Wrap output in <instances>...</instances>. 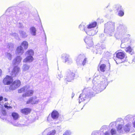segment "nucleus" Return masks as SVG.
Masks as SVG:
<instances>
[{
  "instance_id": "obj_1",
  "label": "nucleus",
  "mask_w": 135,
  "mask_h": 135,
  "mask_svg": "<svg viewBox=\"0 0 135 135\" xmlns=\"http://www.w3.org/2000/svg\"><path fill=\"white\" fill-rule=\"evenodd\" d=\"M99 78V76H97L93 79L92 81L93 84V89L90 88L91 91L93 90L94 94L100 92L105 88L108 85L107 79L104 76H100L99 79L98 80Z\"/></svg>"
},
{
  "instance_id": "obj_2",
  "label": "nucleus",
  "mask_w": 135,
  "mask_h": 135,
  "mask_svg": "<svg viewBox=\"0 0 135 135\" xmlns=\"http://www.w3.org/2000/svg\"><path fill=\"white\" fill-rule=\"evenodd\" d=\"M94 95L93 91H91L90 88L84 89L82 93L80 94L79 97V103L85 101H88L89 100V98Z\"/></svg>"
},
{
  "instance_id": "obj_3",
  "label": "nucleus",
  "mask_w": 135,
  "mask_h": 135,
  "mask_svg": "<svg viewBox=\"0 0 135 135\" xmlns=\"http://www.w3.org/2000/svg\"><path fill=\"white\" fill-rule=\"evenodd\" d=\"M127 32V27L123 25H119L117 27L114 36L117 39L121 38L126 35Z\"/></svg>"
},
{
  "instance_id": "obj_4",
  "label": "nucleus",
  "mask_w": 135,
  "mask_h": 135,
  "mask_svg": "<svg viewBox=\"0 0 135 135\" xmlns=\"http://www.w3.org/2000/svg\"><path fill=\"white\" fill-rule=\"evenodd\" d=\"M97 24V22H91L87 25V29H85V32L87 34L90 36H93L95 35L98 32L97 28L95 29Z\"/></svg>"
},
{
  "instance_id": "obj_5",
  "label": "nucleus",
  "mask_w": 135,
  "mask_h": 135,
  "mask_svg": "<svg viewBox=\"0 0 135 135\" xmlns=\"http://www.w3.org/2000/svg\"><path fill=\"white\" fill-rule=\"evenodd\" d=\"M115 30V23L112 21H109L105 24L104 32L107 33L111 36L113 35Z\"/></svg>"
},
{
  "instance_id": "obj_6",
  "label": "nucleus",
  "mask_w": 135,
  "mask_h": 135,
  "mask_svg": "<svg viewBox=\"0 0 135 135\" xmlns=\"http://www.w3.org/2000/svg\"><path fill=\"white\" fill-rule=\"evenodd\" d=\"M96 51L94 53L101 54L103 52V50L105 49V45L103 43L97 44L95 46Z\"/></svg>"
},
{
  "instance_id": "obj_7",
  "label": "nucleus",
  "mask_w": 135,
  "mask_h": 135,
  "mask_svg": "<svg viewBox=\"0 0 135 135\" xmlns=\"http://www.w3.org/2000/svg\"><path fill=\"white\" fill-rule=\"evenodd\" d=\"M75 75L74 73L70 70H68L65 78V80L68 82H70L74 79Z\"/></svg>"
},
{
  "instance_id": "obj_8",
  "label": "nucleus",
  "mask_w": 135,
  "mask_h": 135,
  "mask_svg": "<svg viewBox=\"0 0 135 135\" xmlns=\"http://www.w3.org/2000/svg\"><path fill=\"white\" fill-rule=\"evenodd\" d=\"M39 99L37 97L34 96L31 97L26 102L27 104H38L39 102Z\"/></svg>"
},
{
  "instance_id": "obj_9",
  "label": "nucleus",
  "mask_w": 135,
  "mask_h": 135,
  "mask_svg": "<svg viewBox=\"0 0 135 135\" xmlns=\"http://www.w3.org/2000/svg\"><path fill=\"white\" fill-rule=\"evenodd\" d=\"M125 56V54L123 52H119L116 54V57L117 58L115 60L117 64L121 63L123 61L122 59H124Z\"/></svg>"
},
{
  "instance_id": "obj_10",
  "label": "nucleus",
  "mask_w": 135,
  "mask_h": 135,
  "mask_svg": "<svg viewBox=\"0 0 135 135\" xmlns=\"http://www.w3.org/2000/svg\"><path fill=\"white\" fill-rule=\"evenodd\" d=\"M20 80H16L13 81L10 86L9 89L11 90H14L18 88L20 85Z\"/></svg>"
},
{
  "instance_id": "obj_11",
  "label": "nucleus",
  "mask_w": 135,
  "mask_h": 135,
  "mask_svg": "<svg viewBox=\"0 0 135 135\" xmlns=\"http://www.w3.org/2000/svg\"><path fill=\"white\" fill-rule=\"evenodd\" d=\"M63 57L65 63L69 64H70L72 63V60L71 59L69 55L67 54H64Z\"/></svg>"
},
{
  "instance_id": "obj_12",
  "label": "nucleus",
  "mask_w": 135,
  "mask_h": 135,
  "mask_svg": "<svg viewBox=\"0 0 135 135\" xmlns=\"http://www.w3.org/2000/svg\"><path fill=\"white\" fill-rule=\"evenodd\" d=\"M13 79L11 77L7 75L4 79L3 82L4 85H9L12 81Z\"/></svg>"
},
{
  "instance_id": "obj_13",
  "label": "nucleus",
  "mask_w": 135,
  "mask_h": 135,
  "mask_svg": "<svg viewBox=\"0 0 135 135\" xmlns=\"http://www.w3.org/2000/svg\"><path fill=\"white\" fill-rule=\"evenodd\" d=\"M84 40L85 43L90 47H91L93 45L92 38L91 37L87 36L84 39Z\"/></svg>"
},
{
  "instance_id": "obj_14",
  "label": "nucleus",
  "mask_w": 135,
  "mask_h": 135,
  "mask_svg": "<svg viewBox=\"0 0 135 135\" xmlns=\"http://www.w3.org/2000/svg\"><path fill=\"white\" fill-rule=\"evenodd\" d=\"M20 70V68L19 67L17 66H15L13 68L11 74L13 77L15 76L18 75Z\"/></svg>"
},
{
  "instance_id": "obj_15",
  "label": "nucleus",
  "mask_w": 135,
  "mask_h": 135,
  "mask_svg": "<svg viewBox=\"0 0 135 135\" xmlns=\"http://www.w3.org/2000/svg\"><path fill=\"white\" fill-rule=\"evenodd\" d=\"M22 60V58L20 56H17L13 60V64L15 65H17L19 64L21 62Z\"/></svg>"
},
{
  "instance_id": "obj_16",
  "label": "nucleus",
  "mask_w": 135,
  "mask_h": 135,
  "mask_svg": "<svg viewBox=\"0 0 135 135\" xmlns=\"http://www.w3.org/2000/svg\"><path fill=\"white\" fill-rule=\"evenodd\" d=\"M59 115L58 112L55 110L53 111L51 113V117L54 119L57 120L59 117Z\"/></svg>"
},
{
  "instance_id": "obj_17",
  "label": "nucleus",
  "mask_w": 135,
  "mask_h": 135,
  "mask_svg": "<svg viewBox=\"0 0 135 135\" xmlns=\"http://www.w3.org/2000/svg\"><path fill=\"white\" fill-rule=\"evenodd\" d=\"M34 60V58L32 56L28 55L23 59V62H31Z\"/></svg>"
},
{
  "instance_id": "obj_18",
  "label": "nucleus",
  "mask_w": 135,
  "mask_h": 135,
  "mask_svg": "<svg viewBox=\"0 0 135 135\" xmlns=\"http://www.w3.org/2000/svg\"><path fill=\"white\" fill-rule=\"evenodd\" d=\"M24 51L21 46L18 47L16 50V53L19 55H22L24 52Z\"/></svg>"
},
{
  "instance_id": "obj_19",
  "label": "nucleus",
  "mask_w": 135,
  "mask_h": 135,
  "mask_svg": "<svg viewBox=\"0 0 135 135\" xmlns=\"http://www.w3.org/2000/svg\"><path fill=\"white\" fill-rule=\"evenodd\" d=\"M30 32L31 35L33 36H35L36 35L37 30L36 28L33 27H31L30 29Z\"/></svg>"
},
{
  "instance_id": "obj_20",
  "label": "nucleus",
  "mask_w": 135,
  "mask_h": 135,
  "mask_svg": "<svg viewBox=\"0 0 135 135\" xmlns=\"http://www.w3.org/2000/svg\"><path fill=\"white\" fill-rule=\"evenodd\" d=\"M34 91L33 90H30L27 91L25 93L22 95L23 97H28L32 95Z\"/></svg>"
},
{
  "instance_id": "obj_21",
  "label": "nucleus",
  "mask_w": 135,
  "mask_h": 135,
  "mask_svg": "<svg viewBox=\"0 0 135 135\" xmlns=\"http://www.w3.org/2000/svg\"><path fill=\"white\" fill-rule=\"evenodd\" d=\"M31 111V109L29 108H25L21 110V112L25 114H27Z\"/></svg>"
},
{
  "instance_id": "obj_22",
  "label": "nucleus",
  "mask_w": 135,
  "mask_h": 135,
  "mask_svg": "<svg viewBox=\"0 0 135 135\" xmlns=\"http://www.w3.org/2000/svg\"><path fill=\"white\" fill-rule=\"evenodd\" d=\"M30 67V66L28 64H25L23 65L22 67V71L27 72L29 70Z\"/></svg>"
},
{
  "instance_id": "obj_23",
  "label": "nucleus",
  "mask_w": 135,
  "mask_h": 135,
  "mask_svg": "<svg viewBox=\"0 0 135 135\" xmlns=\"http://www.w3.org/2000/svg\"><path fill=\"white\" fill-rule=\"evenodd\" d=\"M125 50L127 52L130 54L131 55L134 52L133 50L130 46H128L126 48Z\"/></svg>"
},
{
  "instance_id": "obj_24",
  "label": "nucleus",
  "mask_w": 135,
  "mask_h": 135,
  "mask_svg": "<svg viewBox=\"0 0 135 135\" xmlns=\"http://www.w3.org/2000/svg\"><path fill=\"white\" fill-rule=\"evenodd\" d=\"M87 25L86 26H85L84 23H81L79 26V28L81 30L84 31L85 32H86L85 29H87Z\"/></svg>"
},
{
  "instance_id": "obj_25",
  "label": "nucleus",
  "mask_w": 135,
  "mask_h": 135,
  "mask_svg": "<svg viewBox=\"0 0 135 135\" xmlns=\"http://www.w3.org/2000/svg\"><path fill=\"white\" fill-rule=\"evenodd\" d=\"M85 56L84 54H80L79 55L76 59V61L79 62L80 61H82Z\"/></svg>"
},
{
  "instance_id": "obj_26",
  "label": "nucleus",
  "mask_w": 135,
  "mask_h": 135,
  "mask_svg": "<svg viewBox=\"0 0 135 135\" xmlns=\"http://www.w3.org/2000/svg\"><path fill=\"white\" fill-rule=\"evenodd\" d=\"M44 135H51V128L49 127L46 129L43 132Z\"/></svg>"
},
{
  "instance_id": "obj_27",
  "label": "nucleus",
  "mask_w": 135,
  "mask_h": 135,
  "mask_svg": "<svg viewBox=\"0 0 135 135\" xmlns=\"http://www.w3.org/2000/svg\"><path fill=\"white\" fill-rule=\"evenodd\" d=\"M21 46L23 47L25 49H27L28 47V43L26 41H23L21 44Z\"/></svg>"
},
{
  "instance_id": "obj_28",
  "label": "nucleus",
  "mask_w": 135,
  "mask_h": 135,
  "mask_svg": "<svg viewBox=\"0 0 135 135\" xmlns=\"http://www.w3.org/2000/svg\"><path fill=\"white\" fill-rule=\"evenodd\" d=\"M122 125L119 124L118 125L117 131L118 132V133L120 134L122 133L123 132L122 129Z\"/></svg>"
},
{
  "instance_id": "obj_29",
  "label": "nucleus",
  "mask_w": 135,
  "mask_h": 135,
  "mask_svg": "<svg viewBox=\"0 0 135 135\" xmlns=\"http://www.w3.org/2000/svg\"><path fill=\"white\" fill-rule=\"evenodd\" d=\"M130 128V125L129 124H127L124 127V130L125 132H128L129 131Z\"/></svg>"
},
{
  "instance_id": "obj_30",
  "label": "nucleus",
  "mask_w": 135,
  "mask_h": 135,
  "mask_svg": "<svg viewBox=\"0 0 135 135\" xmlns=\"http://www.w3.org/2000/svg\"><path fill=\"white\" fill-rule=\"evenodd\" d=\"M115 9L118 11H119L121 10H122L123 8H122L121 6L119 4H118L115 5Z\"/></svg>"
},
{
  "instance_id": "obj_31",
  "label": "nucleus",
  "mask_w": 135,
  "mask_h": 135,
  "mask_svg": "<svg viewBox=\"0 0 135 135\" xmlns=\"http://www.w3.org/2000/svg\"><path fill=\"white\" fill-rule=\"evenodd\" d=\"M12 116L13 117V119L15 120H16L18 118L19 115L18 113L15 112H13L12 114Z\"/></svg>"
},
{
  "instance_id": "obj_32",
  "label": "nucleus",
  "mask_w": 135,
  "mask_h": 135,
  "mask_svg": "<svg viewBox=\"0 0 135 135\" xmlns=\"http://www.w3.org/2000/svg\"><path fill=\"white\" fill-rule=\"evenodd\" d=\"M26 55H28L32 56L34 54V52L33 50L30 49L27 51L26 52Z\"/></svg>"
},
{
  "instance_id": "obj_33",
  "label": "nucleus",
  "mask_w": 135,
  "mask_h": 135,
  "mask_svg": "<svg viewBox=\"0 0 135 135\" xmlns=\"http://www.w3.org/2000/svg\"><path fill=\"white\" fill-rule=\"evenodd\" d=\"M27 89V86H24L22 88L18 90V93H21L23 92H24L25 90H26Z\"/></svg>"
},
{
  "instance_id": "obj_34",
  "label": "nucleus",
  "mask_w": 135,
  "mask_h": 135,
  "mask_svg": "<svg viewBox=\"0 0 135 135\" xmlns=\"http://www.w3.org/2000/svg\"><path fill=\"white\" fill-rule=\"evenodd\" d=\"M106 65L104 64L101 65L100 66V70L102 72H104L105 71Z\"/></svg>"
},
{
  "instance_id": "obj_35",
  "label": "nucleus",
  "mask_w": 135,
  "mask_h": 135,
  "mask_svg": "<svg viewBox=\"0 0 135 135\" xmlns=\"http://www.w3.org/2000/svg\"><path fill=\"white\" fill-rule=\"evenodd\" d=\"M19 33L21 36L22 37L25 38L27 36V35L26 34V32L23 31H20Z\"/></svg>"
},
{
  "instance_id": "obj_36",
  "label": "nucleus",
  "mask_w": 135,
  "mask_h": 135,
  "mask_svg": "<svg viewBox=\"0 0 135 135\" xmlns=\"http://www.w3.org/2000/svg\"><path fill=\"white\" fill-rule=\"evenodd\" d=\"M6 57L9 60H11L12 59V55L10 53H7L6 54Z\"/></svg>"
},
{
  "instance_id": "obj_37",
  "label": "nucleus",
  "mask_w": 135,
  "mask_h": 135,
  "mask_svg": "<svg viewBox=\"0 0 135 135\" xmlns=\"http://www.w3.org/2000/svg\"><path fill=\"white\" fill-rule=\"evenodd\" d=\"M82 61V65L83 66H84L86 65V64L87 62V59L86 57L85 56L84 58Z\"/></svg>"
},
{
  "instance_id": "obj_38",
  "label": "nucleus",
  "mask_w": 135,
  "mask_h": 135,
  "mask_svg": "<svg viewBox=\"0 0 135 135\" xmlns=\"http://www.w3.org/2000/svg\"><path fill=\"white\" fill-rule=\"evenodd\" d=\"M8 45H7V47L9 49L12 50L13 48V45L11 43L10 44H8Z\"/></svg>"
},
{
  "instance_id": "obj_39",
  "label": "nucleus",
  "mask_w": 135,
  "mask_h": 135,
  "mask_svg": "<svg viewBox=\"0 0 135 135\" xmlns=\"http://www.w3.org/2000/svg\"><path fill=\"white\" fill-rule=\"evenodd\" d=\"M110 133L111 135H116L117 134L116 130L113 129L111 130Z\"/></svg>"
},
{
  "instance_id": "obj_40",
  "label": "nucleus",
  "mask_w": 135,
  "mask_h": 135,
  "mask_svg": "<svg viewBox=\"0 0 135 135\" xmlns=\"http://www.w3.org/2000/svg\"><path fill=\"white\" fill-rule=\"evenodd\" d=\"M118 12V15L120 16H122L124 15V12L123 11V9L122 10H121Z\"/></svg>"
},
{
  "instance_id": "obj_41",
  "label": "nucleus",
  "mask_w": 135,
  "mask_h": 135,
  "mask_svg": "<svg viewBox=\"0 0 135 135\" xmlns=\"http://www.w3.org/2000/svg\"><path fill=\"white\" fill-rule=\"evenodd\" d=\"M71 134V132L70 130L66 131L64 133L63 135H70Z\"/></svg>"
},
{
  "instance_id": "obj_42",
  "label": "nucleus",
  "mask_w": 135,
  "mask_h": 135,
  "mask_svg": "<svg viewBox=\"0 0 135 135\" xmlns=\"http://www.w3.org/2000/svg\"><path fill=\"white\" fill-rule=\"evenodd\" d=\"M13 126L17 127H22V125L20 124L18 122H14L13 123Z\"/></svg>"
},
{
  "instance_id": "obj_43",
  "label": "nucleus",
  "mask_w": 135,
  "mask_h": 135,
  "mask_svg": "<svg viewBox=\"0 0 135 135\" xmlns=\"http://www.w3.org/2000/svg\"><path fill=\"white\" fill-rule=\"evenodd\" d=\"M8 103H6L4 105V107L6 108H7L8 109H9L12 108L11 106H8Z\"/></svg>"
},
{
  "instance_id": "obj_44",
  "label": "nucleus",
  "mask_w": 135,
  "mask_h": 135,
  "mask_svg": "<svg viewBox=\"0 0 135 135\" xmlns=\"http://www.w3.org/2000/svg\"><path fill=\"white\" fill-rule=\"evenodd\" d=\"M105 55L107 59H108L109 58V56L110 55V54L108 52H106L105 54Z\"/></svg>"
},
{
  "instance_id": "obj_45",
  "label": "nucleus",
  "mask_w": 135,
  "mask_h": 135,
  "mask_svg": "<svg viewBox=\"0 0 135 135\" xmlns=\"http://www.w3.org/2000/svg\"><path fill=\"white\" fill-rule=\"evenodd\" d=\"M100 37L102 38V39L103 40H105V37H104V35L103 34H102L101 35L99 36Z\"/></svg>"
},
{
  "instance_id": "obj_46",
  "label": "nucleus",
  "mask_w": 135,
  "mask_h": 135,
  "mask_svg": "<svg viewBox=\"0 0 135 135\" xmlns=\"http://www.w3.org/2000/svg\"><path fill=\"white\" fill-rule=\"evenodd\" d=\"M58 76L57 78L59 79L60 78L62 77V76L61 74V73L60 72L58 73Z\"/></svg>"
},
{
  "instance_id": "obj_47",
  "label": "nucleus",
  "mask_w": 135,
  "mask_h": 135,
  "mask_svg": "<svg viewBox=\"0 0 135 135\" xmlns=\"http://www.w3.org/2000/svg\"><path fill=\"white\" fill-rule=\"evenodd\" d=\"M19 25H18L19 27L20 28H22L23 27V26L22 23H19Z\"/></svg>"
},
{
  "instance_id": "obj_48",
  "label": "nucleus",
  "mask_w": 135,
  "mask_h": 135,
  "mask_svg": "<svg viewBox=\"0 0 135 135\" xmlns=\"http://www.w3.org/2000/svg\"><path fill=\"white\" fill-rule=\"evenodd\" d=\"M115 124V122H113L111 123L110 125L109 126H110L112 127L113 125L114 126Z\"/></svg>"
},
{
  "instance_id": "obj_49",
  "label": "nucleus",
  "mask_w": 135,
  "mask_h": 135,
  "mask_svg": "<svg viewBox=\"0 0 135 135\" xmlns=\"http://www.w3.org/2000/svg\"><path fill=\"white\" fill-rule=\"evenodd\" d=\"M13 17H12L11 16H10L9 17V22H10L11 21H12L13 20Z\"/></svg>"
},
{
  "instance_id": "obj_50",
  "label": "nucleus",
  "mask_w": 135,
  "mask_h": 135,
  "mask_svg": "<svg viewBox=\"0 0 135 135\" xmlns=\"http://www.w3.org/2000/svg\"><path fill=\"white\" fill-rule=\"evenodd\" d=\"M56 131L55 130H53L52 131V132H51V135H54Z\"/></svg>"
},
{
  "instance_id": "obj_51",
  "label": "nucleus",
  "mask_w": 135,
  "mask_h": 135,
  "mask_svg": "<svg viewBox=\"0 0 135 135\" xmlns=\"http://www.w3.org/2000/svg\"><path fill=\"white\" fill-rule=\"evenodd\" d=\"M50 114L48 117L47 118V121L49 122L50 121V119H51L50 117Z\"/></svg>"
},
{
  "instance_id": "obj_52",
  "label": "nucleus",
  "mask_w": 135,
  "mask_h": 135,
  "mask_svg": "<svg viewBox=\"0 0 135 135\" xmlns=\"http://www.w3.org/2000/svg\"><path fill=\"white\" fill-rule=\"evenodd\" d=\"M97 133V132L96 131L93 132L91 134V135H95L96 134V133Z\"/></svg>"
},
{
  "instance_id": "obj_53",
  "label": "nucleus",
  "mask_w": 135,
  "mask_h": 135,
  "mask_svg": "<svg viewBox=\"0 0 135 135\" xmlns=\"http://www.w3.org/2000/svg\"><path fill=\"white\" fill-rule=\"evenodd\" d=\"M105 135H109L110 133L109 132H107L105 133Z\"/></svg>"
},
{
  "instance_id": "obj_54",
  "label": "nucleus",
  "mask_w": 135,
  "mask_h": 135,
  "mask_svg": "<svg viewBox=\"0 0 135 135\" xmlns=\"http://www.w3.org/2000/svg\"><path fill=\"white\" fill-rule=\"evenodd\" d=\"M106 126H103L101 128V130L102 129H105L106 128Z\"/></svg>"
},
{
  "instance_id": "obj_55",
  "label": "nucleus",
  "mask_w": 135,
  "mask_h": 135,
  "mask_svg": "<svg viewBox=\"0 0 135 135\" xmlns=\"http://www.w3.org/2000/svg\"><path fill=\"white\" fill-rule=\"evenodd\" d=\"M3 98L2 96L0 97V102L2 100H3Z\"/></svg>"
},
{
  "instance_id": "obj_56",
  "label": "nucleus",
  "mask_w": 135,
  "mask_h": 135,
  "mask_svg": "<svg viewBox=\"0 0 135 135\" xmlns=\"http://www.w3.org/2000/svg\"><path fill=\"white\" fill-rule=\"evenodd\" d=\"M2 113L4 115H6V112L5 111H3L2 112Z\"/></svg>"
},
{
  "instance_id": "obj_57",
  "label": "nucleus",
  "mask_w": 135,
  "mask_h": 135,
  "mask_svg": "<svg viewBox=\"0 0 135 135\" xmlns=\"http://www.w3.org/2000/svg\"><path fill=\"white\" fill-rule=\"evenodd\" d=\"M133 127H134L135 128V121L133 122Z\"/></svg>"
},
{
  "instance_id": "obj_58",
  "label": "nucleus",
  "mask_w": 135,
  "mask_h": 135,
  "mask_svg": "<svg viewBox=\"0 0 135 135\" xmlns=\"http://www.w3.org/2000/svg\"><path fill=\"white\" fill-rule=\"evenodd\" d=\"M4 100L5 101H6L7 100V99L6 98H4Z\"/></svg>"
},
{
  "instance_id": "obj_59",
  "label": "nucleus",
  "mask_w": 135,
  "mask_h": 135,
  "mask_svg": "<svg viewBox=\"0 0 135 135\" xmlns=\"http://www.w3.org/2000/svg\"><path fill=\"white\" fill-rule=\"evenodd\" d=\"M129 117V116L128 115H127V116L125 118H126V119H127V118H128Z\"/></svg>"
},
{
  "instance_id": "obj_60",
  "label": "nucleus",
  "mask_w": 135,
  "mask_h": 135,
  "mask_svg": "<svg viewBox=\"0 0 135 135\" xmlns=\"http://www.w3.org/2000/svg\"><path fill=\"white\" fill-rule=\"evenodd\" d=\"M72 98H73V97L74 96V94H72Z\"/></svg>"
},
{
  "instance_id": "obj_61",
  "label": "nucleus",
  "mask_w": 135,
  "mask_h": 135,
  "mask_svg": "<svg viewBox=\"0 0 135 135\" xmlns=\"http://www.w3.org/2000/svg\"><path fill=\"white\" fill-rule=\"evenodd\" d=\"M14 34H15L16 35H17V34H16V33H14Z\"/></svg>"
},
{
  "instance_id": "obj_62",
  "label": "nucleus",
  "mask_w": 135,
  "mask_h": 135,
  "mask_svg": "<svg viewBox=\"0 0 135 135\" xmlns=\"http://www.w3.org/2000/svg\"><path fill=\"white\" fill-rule=\"evenodd\" d=\"M8 10H9V9H7V11H8Z\"/></svg>"
},
{
  "instance_id": "obj_63",
  "label": "nucleus",
  "mask_w": 135,
  "mask_h": 135,
  "mask_svg": "<svg viewBox=\"0 0 135 135\" xmlns=\"http://www.w3.org/2000/svg\"><path fill=\"white\" fill-rule=\"evenodd\" d=\"M51 123H53V122H51Z\"/></svg>"
}]
</instances>
